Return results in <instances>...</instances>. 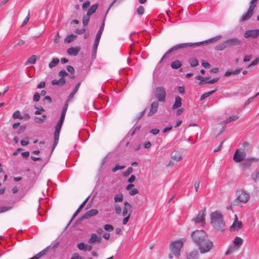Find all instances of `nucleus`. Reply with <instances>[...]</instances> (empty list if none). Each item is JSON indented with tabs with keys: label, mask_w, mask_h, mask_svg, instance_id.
<instances>
[{
	"label": "nucleus",
	"mask_w": 259,
	"mask_h": 259,
	"mask_svg": "<svg viewBox=\"0 0 259 259\" xmlns=\"http://www.w3.org/2000/svg\"><path fill=\"white\" fill-rule=\"evenodd\" d=\"M114 209H115V212L117 214H120L121 213V207L119 205H118V204L114 205Z\"/></svg>",
	"instance_id": "47"
},
{
	"label": "nucleus",
	"mask_w": 259,
	"mask_h": 259,
	"mask_svg": "<svg viewBox=\"0 0 259 259\" xmlns=\"http://www.w3.org/2000/svg\"><path fill=\"white\" fill-rule=\"evenodd\" d=\"M219 80V77H215L212 79H210V78L206 81V83H207L208 84H213L216 82H217Z\"/></svg>",
	"instance_id": "48"
},
{
	"label": "nucleus",
	"mask_w": 259,
	"mask_h": 259,
	"mask_svg": "<svg viewBox=\"0 0 259 259\" xmlns=\"http://www.w3.org/2000/svg\"><path fill=\"white\" fill-rule=\"evenodd\" d=\"M101 241L102 238L101 237H98L95 233H92L91 235V237L89 240V242L93 244L96 242L100 243Z\"/></svg>",
	"instance_id": "18"
},
{
	"label": "nucleus",
	"mask_w": 259,
	"mask_h": 259,
	"mask_svg": "<svg viewBox=\"0 0 259 259\" xmlns=\"http://www.w3.org/2000/svg\"><path fill=\"white\" fill-rule=\"evenodd\" d=\"M61 127L62 126L60 125H56L54 135L59 136Z\"/></svg>",
	"instance_id": "43"
},
{
	"label": "nucleus",
	"mask_w": 259,
	"mask_h": 259,
	"mask_svg": "<svg viewBox=\"0 0 259 259\" xmlns=\"http://www.w3.org/2000/svg\"><path fill=\"white\" fill-rule=\"evenodd\" d=\"M259 159L256 157H249L245 159L240 164V167L244 169H247L250 167L253 163H258Z\"/></svg>",
	"instance_id": "9"
},
{
	"label": "nucleus",
	"mask_w": 259,
	"mask_h": 259,
	"mask_svg": "<svg viewBox=\"0 0 259 259\" xmlns=\"http://www.w3.org/2000/svg\"><path fill=\"white\" fill-rule=\"evenodd\" d=\"M200 252L204 253L208 252L213 247V243L208 239L207 237L198 246Z\"/></svg>",
	"instance_id": "7"
},
{
	"label": "nucleus",
	"mask_w": 259,
	"mask_h": 259,
	"mask_svg": "<svg viewBox=\"0 0 259 259\" xmlns=\"http://www.w3.org/2000/svg\"><path fill=\"white\" fill-rule=\"evenodd\" d=\"M199 255L197 250H194L190 252L187 255V259H197Z\"/></svg>",
	"instance_id": "24"
},
{
	"label": "nucleus",
	"mask_w": 259,
	"mask_h": 259,
	"mask_svg": "<svg viewBox=\"0 0 259 259\" xmlns=\"http://www.w3.org/2000/svg\"><path fill=\"white\" fill-rule=\"evenodd\" d=\"M98 7V4H95L93 5L90 7V8L88 9L87 14L88 15L92 16L97 10Z\"/></svg>",
	"instance_id": "23"
},
{
	"label": "nucleus",
	"mask_w": 259,
	"mask_h": 259,
	"mask_svg": "<svg viewBox=\"0 0 259 259\" xmlns=\"http://www.w3.org/2000/svg\"><path fill=\"white\" fill-rule=\"evenodd\" d=\"M222 38L221 35H218L214 37L210 38L205 41L198 42L195 43L192 42H187V43H182L177 44L174 47H172L171 49H170L168 51H167L162 56L159 63H161L163 60L168 55H169L171 53L176 51L179 49H184L187 48H196L200 46L201 44L204 43H212L216 42L217 41L220 40Z\"/></svg>",
	"instance_id": "1"
},
{
	"label": "nucleus",
	"mask_w": 259,
	"mask_h": 259,
	"mask_svg": "<svg viewBox=\"0 0 259 259\" xmlns=\"http://www.w3.org/2000/svg\"><path fill=\"white\" fill-rule=\"evenodd\" d=\"M20 143L22 146H26L29 143V138L26 137L24 139L22 140Z\"/></svg>",
	"instance_id": "50"
},
{
	"label": "nucleus",
	"mask_w": 259,
	"mask_h": 259,
	"mask_svg": "<svg viewBox=\"0 0 259 259\" xmlns=\"http://www.w3.org/2000/svg\"><path fill=\"white\" fill-rule=\"evenodd\" d=\"M12 208V206H3L0 207V213L7 211Z\"/></svg>",
	"instance_id": "46"
},
{
	"label": "nucleus",
	"mask_w": 259,
	"mask_h": 259,
	"mask_svg": "<svg viewBox=\"0 0 259 259\" xmlns=\"http://www.w3.org/2000/svg\"><path fill=\"white\" fill-rule=\"evenodd\" d=\"M215 91H216V90H213L212 91H210V92H206V93H204L203 94H202L201 96L200 100H203L205 99L206 98L209 97V96L212 95L213 93H214Z\"/></svg>",
	"instance_id": "37"
},
{
	"label": "nucleus",
	"mask_w": 259,
	"mask_h": 259,
	"mask_svg": "<svg viewBox=\"0 0 259 259\" xmlns=\"http://www.w3.org/2000/svg\"><path fill=\"white\" fill-rule=\"evenodd\" d=\"M133 171V168L132 167L127 168L126 170L124 172V176H126L131 174Z\"/></svg>",
	"instance_id": "60"
},
{
	"label": "nucleus",
	"mask_w": 259,
	"mask_h": 259,
	"mask_svg": "<svg viewBox=\"0 0 259 259\" xmlns=\"http://www.w3.org/2000/svg\"><path fill=\"white\" fill-rule=\"evenodd\" d=\"M207 237L206 233L203 230H197L191 234V238L197 246H198L205 238Z\"/></svg>",
	"instance_id": "6"
},
{
	"label": "nucleus",
	"mask_w": 259,
	"mask_h": 259,
	"mask_svg": "<svg viewBox=\"0 0 259 259\" xmlns=\"http://www.w3.org/2000/svg\"><path fill=\"white\" fill-rule=\"evenodd\" d=\"M242 222L238 220V218L236 214L235 215V221L233 224L230 226V230L234 231L239 230L242 227Z\"/></svg>",
	"instance_id": "14"
},
{
	"label": "nucleus",
	"mask_w": 259,
	"mask_h": 259,
	"mask_svg": "<svg viewBox=\"0 0 259 259\" xmlns=\"http://www.w3.org/2000/svg\"><path fill=\"white\" fill-rule=\"evenodd\" d=\"M259 35V29L248 30L244 34L245 38L252 37L256 38Z\"/></svg>",
	"instance_id": "12"
},
{
	"label": "nucleus",
	"mask_w": 259,
	"mask_h": 259,
	"mask_svg": "<svg viewBox=\"0 0 259 259\" xmlns=\"http://www.w3.org/2000/svg\"><path fill=\"white\" fill-rule=\"evenodd\" d=\"M257 1L258 0H251L249 3L250 6L249 8H252V9L254 10L256 6V3L257 2Z\"/></svg>",
	"instance_id": "49"
},
{
	"label": "nucleus",
	"mask_w": 259,
	"mask_h": 259,
	"mask_svg": "<svg viewBox=\"0 0 259 259\" xmlns=\"http://www.w3.org/2000/svg\"><path fill=\"white\" fill-rule=\"evenodd\" d=\"M250 198L248 193L244 191H238L237 192V197L235 200L231 202V205L241 206L242 204L247 203Z\"/></svg>",
	"instance_id": "4"
},
{
	"label": "nucleus",
	"mask_w": 259,
	"mask_h": 259,
	"mask_svg": "<svg viewBox=\"0 0 259 259\" xmlns=\"http://www.w3.org/2000/svg\"><path fill=\"white\" fill-rule=\"evenodd\" d=\"M125 167L124 165H120L119 164H116L115 167L112 169L113 172H115L116 171L120 169H122Z\"/></svg>",
	"instance_id": "44"
},
{
	"label": "nucleus",
	"mask_w": 259,
	"mask_h": 259,
	"mask_svg": "<svg viewBox=\"0 0 259 259\" xmlns=\"http://www.w3.org/2000/svg\"><path fill=\"white\" fill-rule=\"evenodd\" d=\"M181 65L182 64L181 62L178 60H176L171 63V67L175 69H178L181 66Z\"/></svg>",
	"instance_id": "30"
},
{
	"label": "nucleus",
	"mask_w": 259,
	"mask_h": 259,
	"mask_svg": "<svg viewBox=\"0 0 259 259\" xmlns=\"http://www.w3.org/2000/svg\"><path fill=\"white\" fill-rule=\"evenodd\" d=\"M253 11L254 10L252 9V8H248L246 14L243 15L241 18L240 19V22H243L249 19L253 15Z\"/></svg>",
	"instance_id": "17"
},
{
	"label": "nucleus",
	"mask_w": 259,
	"mask_h": 259,
	"mask_svg": "<svg viewBox=\"0 0 259 259\" xmlns=\"http://www.w3.org/2000/svg\"><path fill=\"white\" fill-rule=\"evenodd\" d=\"M59 136H55V135H54V143H53V146H52V150H53L55 148V147H56L57 145L58 144V141H59Z\"/></svg>",
	"instance_id": "42"
},
{
	"label": "nucleus",
	"mask_w": 259,
	"mask_h": 259,
	"mask_svg": "<svg viewBox=\"0 0 259 259\" xmlns=\"http://www.w3.org/2000/svg\"><path fill=\"white\" fill-rule=\"evenodd\" d=\"M158 107V101H155L153 102L151 104L150 111L148 113V116H151L152 115H153L154 114H155L157 111Z\"/></svg>",
	"instance_id": "15"
},
{
	"label": "nucleus",
	"mask_w": 259,
	"mask_h": 259,
	"mask_svg": "<svg viewBox=\"0 0 259 259\" xmlns=\"http://www.w3.org/2000/svg\"><path fill=\"white\" fill-rule=\"evenodd\" d=\"M59 136H55V135H54V143H53V146H52V150H53L55 148V147H56L57 145L58 144V141H59Z\"/></svg>",
	"instance_id": "41"
},
{
	"label": "nucleus",
	"mask_w": 259,
	"mask_h": 259,
	"mask_svg": "<svg viewBox=\"0 0 259 259\" xmlns=\"http://www.w3.org/2000/svg\"><path fill=\"white\" fill-rule=\"evenodd\" d=\"M171 158L176 162L180 161L182 159L181 154L178 151H174L171 153Z\"/></svg>",
	"instance_id": "21"
},
{
	"label": "nucleus",
	"mask_w": 259,
	"mask_h": 259,
	"mask_svg": "<svg viewBox=\"0 0 259 259\" xmlns=\"http://www.w3.org/2000/svg\"><path fill=\"white\" fill-rule=\"evenodd\" d=\"M182 105V98L179 96H176L175 101L172 106V109L175 110L179 108Z\"/></svg>",
	"instance_id": "19"
},
{
	"label": "nucleus",
	"mask_w": 259,
	"mask_h": 259,
	"mask_svg": "<svg viewBox=\"0 0 259 259\" xmlns=\"http://www.w3.org/2000/svg\"><path fill=\"white\" fill-rule=\"evenodd\" d=\"M90 2L89 1L84 2L82 5V8L83 10H85L86 9L90 6Z\"/></svg>",
	"instance_id": "53"
},
{
	"label": "nucleus",
	"mask_w": 259,
	"mask_h": 259,
	"mask_svg": "<svg viewBox=\"0 0 259 259\" xmlns=\"http://www.w3.org/2000/svg\"><path fill=\"white\" fill-rule=\"evenodd\" d=\"M189 62L192 67H196L199 64L198 60L194 57L190 58Z\"/></svg>",
	"instance_id": "32"
},
{
	"label": "nucleus",
	"mask_w": 259,
	"mask_h": 259,
	"mask_svg": "<svg viewBox=\"0 0 259 259\" xmlns=\"http://www.w3.org/2000/svg\"><path fill=\"white\" fill-rule=\"evenodd\" d=\"M239 118V116L237 115H233L232 116H230L229 118L226 119L224 121L225 123H228L229 122H230L233 121H235L236 119H237Z\"/></svg>",
	"instance_id": "34"
},
{
	"label": "nucleus",
	"mask_w": 259,
	"mask_h": 259,
	"mask_svg": "<svg viewBox=\"0 0 259 259\" xmlns=\"http://www.w3.org/2000/svg\"><path fill=\"white\" fill-rule=\"evenodd\" d=\"M137 13L139 15H142L143 14L144 12V8L142 6H140L137 10Z\"/></svg>",
	"instance_id": "59"
},
{
	"label": "nucleus",
	"mask_w": 259,
	"mask_h": 259,
	"mask_svg": "<svg viewBox=\"0 0 259 259\" xmlns=\"http://www.w3.org/2000/svg\"><path fill=\"white\" fill-rule=\"evenodd\" d=\"M104 228L106 231H112L114 230V228L112 225L110 224H106L104 226Z\"/></svg>",
	"instance_id": "45"
},
{
	"label": "nucleus",
	"mask_w": 259,
	"mask_h": 259,
	"mask_svg": "<svg viewBox=\"0 0 259 259\" xmlns=\"http://www.w3.org/2000/svg\"><path fill=\"white\" fill-rule=\"evenodd\" d=\"M59 74L61 77H63L64 76H67L68 73L65 70H61L59 72Z\"/></svg>",
	"instance_id": "62"
},
{
	"label": "nucleus",
	"mask_w": 259,
	"mask_h": 259,
	"mask_svg": "<svg viewBox=\"0 0 259 259\" xmlns=\"http://www.w3.org/2000/svg\"><path fill=\"white\" fill-rule=\"evenodd\" d=\"M29 16H30V12L29 11L27 17L24 19L23 22H22V26H24L28 22V21L29 20Z\"/></svg>",
	"instance_id": "58"
},
{
	"label": "nucleus",
	"mask_w": 259,
	"mask_h": 259,
	"mask_svg": "<svg viewBox=\"0 0 259 259\" xmlns=\"http://www.w3.org/2000/svg\"><path fill=\"white\" fill-rule=\"evenodd\" d=\"M201 64H202V66L205 68H207L210 67V64L207 62H206L204 60L202 61Z\"/></svg>",
	"instance_id": "63"
},
{
	"label": "nucleus",
	"mask_w": 259,
	"mask_h": 259,
	"mask_svg": "<svg viewBox=\"0 0 259 259\" xmlns=\"http://www.w3.org/2000/svg\"><path fill=\"white\" fill-rule=\"evenodd\" d=\"M205 215V209H203L199 212L196 218L192 219V221H194L196 224L200 223L202 225H203L205 224L204 219Z\"/></svg>",
	"instance_id": "11"
},
{
	"label": "nucleus",
	"mask_w": 259,
	"mask_h": 259,
	"mask_svg": "<svg viewBox=\"0 0 259 259\" xmlns=\"http://www.w3.org/2000/svg\"><path fill=\"white\" fill-rule=\"evenodd\" d=\"M65 83V79L63 77H61L59 79H54L52 81L53 85H62Z\"/></svg>",
	"instance_id": "25"
},
{
	"label": "nucleus",
	"mask_w": 259,
	"mask_h": 259,
	"mask_svg": "<svg viewBox=\"0 0 259 259\" xmlns=\"http://www.w3.org/2000/svg\"><path fill=\"white\" fill-rule=\"evenodd\" d=\"M129 191H130L129 194H130V195H131L132 196L138 194L139 192L138 190L136 188H134Z\"/></svg>",
	"instance_id": "56"
},
{
	"label": "nucleus",
	"mask_w": 259,
	"mask_h": 259,
	"mask_svg": "<svg viewBox=\"0 0 259 259\" xmlns=\"http://www.w3.org/2000/svg\"><path fill=\"white\" fill-rule=\"evenodd\" d=\"M80 51L79 48L70 47L67 49V52L69 55L76 56Z\"/></svg>",
	"instance_id": "20"
},
{
	"label": "nucleus",
	"mask_w": 259,
	"mask_h": 259,
	"mask_svg": "<svg viewBox=\"0 0 259 259\" xmlns=\"http://www.w3.org/2000/svg\"><path fill=\"white\" fill-rule=\"evenodd\" d=\"M80 82H78L75 87L74 89L73 90L71 93L69 95L68 98V101H70L73 98L74 95L76 93V92L78 91V90L80 87Z\"/></svg>",
	"instance_id": "22"
},
{
	"label": "nucleus",
	"mask_w": 259,
	"mask_h": 259,
	"mask_svg": "<svg viewBox=\"0 0 259 259\" xmlns=\"http://www.w3.org/2000/svg\"><path fill=\"white\" fill-rule=\"evenodd\" d=\"M240 43L241 41L239 39L236 37H232L217 45L215 47V49L217 51H223L227 48L238 46Z\"/></svg>",
	"instance_id": "3"
},
{
	"label": "nucleus",
	"mask_w": 259,
	"mask_h": 259,
	"mask_svg": "<svg viewBox=\"0 0 259 259\" xmlns=\"http://www.w3.org/2000/svg\"><path fill=\"white\" fill-rule=\"evenodd\" d=\"M99 42H100L99 39L95 38L94 44V46H93V49L94 50L95 52L97 51V49H98V47Z\"/></svg>",
	"instance_id": "51"
},
{
	"label": "nucleus",
	"mask_w": 259,
	"mask_h": 259,
	"mask_svg": "<svg viewBox=\"0 0 259 259\" xmlns=\"http://www.w3.org/2000/svg\"><path fill=\"white\" fill-rule=\"evenodd\" d=\"M68 102L69 101L67 100V101L65 102L64 106L62 109L61 116L65 117L66 113L68 106Z\"/></svg>",
	"instance_id": "39"
},
{
	"label": "nucleus",
	"mask_w": 259,
	"mask_h": 259,
	"mask_svg": "<svg viewBox=\"0 0 259 259\" xmlns=\"http://www.w3.org/2000/svg\"><path fill=\"white\" fill-rule=\"evenodd\" d=\"M124 207L122 211V215L123 216H126L128 215V211H130L129 213H131L132 211V206L131 204L128 203L127 201H124Z\"/></svg>",
	"instance_id": "16"
},
{
	"label": "nucleus",
	"mask_w": 259,
	"mask_h": 259,
	"mask_svg": "<svg viewBox=\"0 0 259 259\" xmlns=\"http://www.w3.org/2000/svg\"><path fill=\"white\" fill-rule=\"evenodd\" d=\"M36 60V57L35 55H32L30 57H29L26 63V65L28 64H33L35 63Z\"/></svg>",
	"instance_id": "35"
},
{
	"label": "nucleus",
	"mask_w": 259,
	"mask_h": 259,
	"mask_svg": "<svg viewBox=\"0 0 259 259\" xmlns=\"http://www.w3.org/2000/svg\"><path fill=\"white\" fill-rule=\"evenodd\" d=\"M76 35L73 34H69L65 38L64 42L66 43H70L73 41L76 38Z\"/></svg>",
	"instance_id": "29"
},
{
	"label": "nucleus",
	"mask_w": 259,
	"mask_h": 259,
	"mask_svg": "<svg viewBox=\"0 0 259 259\" xmlns=\"http://www.w3.org/2000/svg\"><path fill=\"white\" fill-rule=\"evenodd\" d=\"M210 218L212 226L218 231H223L225 225L222 214L218 211L213 212L210 214Z\"/></svg>",
	"instance_id": "2"
},
{
	"label": "nucleus",
	"mask_w": 259,
	"mask_h": 259,
	"mask_svg": "<svg viewBox=\"0 0 259 259\" xmlns=\"http://www.w3.org/2000/svg\"><path fill=\"white\" fill-rule=\"evenodd\" d=\"M40 99V95L38 93H36L33 97V101L34 102H37Z\"/></svg>",
	"instance_id": "54"
},
{
	"label": "nucleus",
	"mask_w": 259,
	"mask_h": 259,
	"mask_svg": "<svg viewBox=\"0 0 259 259\" xmlns=\"http://www.w3.org/2000/svg\"><path fill=\"white\" fill-rule=\"evenodd\" d=\"M98 210L96 209H91L86 212L80 219V221H82L84 219H88L91 217L96 215L98 214Z\"/></svg>",
	"instance_id": "13"
},
{
	"label": "nucleus",
	"mask_w": 259,
	"mask_h": 259,
	"mask_svg": "<svg viewBox=\"0 0 259 259\" xmlns=\"http://www.w3.org/2000/svg\"><path fill=\"white\" fill-rule=\"evenodd\" d=\"M251 58H252L251 55H246V56H245V57L243 58V61L245 62L249 61Z\"/></svg>",
	"instance_id": "64"
},
{
	"label": "nucleus",
	"mask_w": 259,
	"mask_h": 259,
	"mask_svg": "<svg viewBox=\"0 0 259 259\" xmlns=\"http://www.w3.org/2000/svg\"><path fill=\"white\" fill-rule=\"evenodd\" d=\"M125 217L123 219L122 221V224L123 225H126L128 222L130 217H131V213H128V215L125 216Z\"/></svg>",
	"instance_id": "52"
},
{
	"label": "nucleus",
	"mask_w": 259,
	"mask_h": 259,
	"mask_svg": "<svg viewBox=\"0 0 259 259\" xmlns=\"http://www.w3.org/2000/svg\"><path fill=\"white\" fill-rule=\"evenodd\" d=\"M185 238H181L178 240L171 242L169 244V248L172 254L177 257L180 255V250L185 242Z\"/></svg>",
	"instance_id": "5"
},
{
	"label": "nucleus",
	"mask_w": 259,
	"mask_h": 259,
	"mask_svg": "<svg viewBox=\"0 0 259 259\" xmlns=\"http://www.w3.org/2000/svg\"><path fill=\"white\" fill-rule=\"evenodd\" d=\"M86 31V29L85 28H83L81 29H76L75 30V33L77 34H81L84 33Z\"/></svg>",
	"instance_id": "57"
},
{
	"label": "nucleus",
	"mask_w": 259,
	"mask_h": 259,
	"mask_svg": "<svg viewBox=\"0 0 259 259\" xmlns=\"http://www.w3.org/2000/svg\"><path fill=\"white\" fill-rule=\"evenodd\" d=\"M24 117L22 116L19 110H16L13 114V118L14 119H22Z\"/></svg>",
	"instance_id": "38"
},
{
	"label": "nucleus",
	"mask_w": 259,
	"mask_h": 259,
	"mask_svg": "<svg viewBox=\"0 0 259 259\" xmlns=\"http://www.w3.org/2000/svg\"><path fill=\"white\" fill-rule=\"evenodd\" d=\"M258 63H259V60L257 59V58H256L255 59H254L253 61H252V62L248 66V67H251L252 66H255V65H257Z\"/></svg>",
	"instance_id": "61"
},
{
	"label": "nucleus",
	"mask_w": 259,
	"mask_h": 259,
	"mask_svg": "<svg viewBox=\"0 0 259 259\" xmlns=\"http://www.w3.org/2000/svg\"><path fill=\"white\" fill-rule=\"evenodd\" d=\"M104 25H105V23H104V22H103V23L102 24L99 30H98V31L97 32V34L95 38L100 40L102 34L103 30H104Z\"/></svg>",
	"instance_id": "31"
},
{
	"label": "nucleus",
	"mask_w": 259,
	"mask_h": 259,
	"mask_svg": "<svg viewBox=\"0 0 259 259\" xmlns=\"http://www.w3.org/2000/svg\"><path fill=\"white\" fill-rule=\"evenodd\" d=\"M155 95L157 100L160 102L165 101L166 93L163 87H158L156 88Z\"/></svg>",
	"instance_id": "10"
},
{
	"label": "nucleus",
	"mask_w": 259,
	"mask_h": 259,
	"mask_svg": "<svg viewBox=\"0 0 259 259\" xmlns=\"http://www.w3.org/2000/svg\"><path fill=\"white\" fill-rule=\"evenodd\" d=\"M251 178L254 182H257L259 181V169L251 174Z\"/></svg>",
	"instance_id": "27"
},
{
	"label": "nucleus",
	"mask_w": 259,
	"mask_h": 259,
	"mask_svg": "<svg viewBox=\"0 0 259 259\" xmlns=\"http://www.w3.org/2000/svg\"><path fill=\"white\" fill-rule=\"evenodd\" d=\"M123 196L122 193H119L115 195L114 200L115 202H120L123 200Z\"/></svg>",
	"instance_id": "36"
},
{
	"label": "nucleus",
	"mask_w": 259,
	"mask_h": 259,
	"mask_svg": "<svg viewBox=\"0 0 259 259\" xmlns=\"http://www.w3.org/2000/svg\"><path fill=\"white\" fill-rule=\"evenodd\" d=\"M90 17H91V16L88 15V14H87L86 16H84L83 17L82 23L84 26H86L88 24V23H89L90 19Z\"/></svg>",
	"instance_id": "40"
},
{
	"label": "nucleus",
	"mask_w": 259,
	"mask_h": 259,
	"mask_svg": "<svg viewBox=\"0 0 259 259\" xmlns=\"http://www.w3.org/2000/svg\"><path fill=\"white\" fill-rule=\"evenodd\" d=\"M59 60L58 58H53L52 61L49 64V68H52L53 67L56 66L59 63Z\"/></svg>",
	"instance_id": "33"
},
{
	"label": "nucleus",
	"mask_w": 259,
	"mask_h": 259,
	"mask_svg": "<svg viewBox=\"0 0 259 259\" xmlns=\"http://www.w3.org/2000/svg\"><path fill=\"white\" fill-rule=\"evenodd\" d=\"M77 247L79 250H85V245L83 242L78 243L77 244Z\"/></svg>",
	"instance_id": "55"
},
{
	"label": "nucleus",
	"mask_w": 259,
	"mask_h": 259,
	"mask_svg": "<svg viewBox=\"0 0 259 259\" xmlns=\"http://www.w3.org/2000/svg\"><path fill=\"white\" fill-rule=\"evenodd\" d=\"M246 157V153L244 149H239L236 150L233 155V160L237 163L243 161Z\"/></svg>",
	"instance_id": "8"
},
{
	"label": "nucleus",
	"mask_w": 259,
	"mask_h": 259,
	"mask_svg": "<svg viewBox=\"0 0 259 259\" xmlns=\"http://www.w3.org/2000/svg\"><path fill=\"white\" fill-rule=\"evenodd\" d=\"M243 239L239 237H236L234 240V243L235 246L236 247L237 249L239 247V246L242 244Z\"/></svg>",
	"instance_id": "28"
},
{
	"label": "nucleus",
	"mask_w": 259,
	"mask_h": 259,
	"mask_svg": "<svg viewBox=\"0 0 259 259\" xmlns=\"http://www.w3.org/2000/svg\"><path fill=\"white\" fill-rule=\"evenodd\" d=\"M209 78V77H203L200 75H197L196 76V79L200 80V81L198 82V84L200 85L205 84Z\"/></svg>",
	"instance_id": "26"
}]
</instances>
